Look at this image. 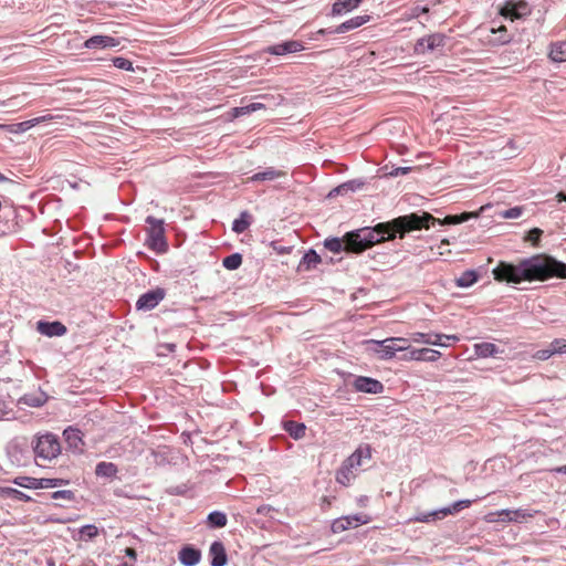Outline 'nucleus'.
Returning <instances> with one entry per match:
<instances>
[{"label": "nucleus", "instance_id": "1", "mask_svg": "<svg viewBox=\"0 0 566 566\" xmlns=\"http://www.w3.org/2000/svg\"><path fill=\"white\" fill-rule=\"evenodd\" d=\"M431 219L428 212L400 216L375 227L360 228L345 234V249L348 252L360 253L377 243L392 240L397 234L403 238L406 233L419 230Z\"/></svg>", "mask_w": 566, "mask_h": 566}, {"label": "nucleus", "instance_id": "2", "mask_svg": "<svg viewBox=\"0 0 566 566\" xmlns=\"http://www.w3.org/2000/svg\"><path fill=\"white\" fill-rule=\"evenodd\" d=\"M494 279L509 284L566 279V264L547 254L522 259L517 264L501 261L492 271Z\"/></svg>", "mask_w": 566, "mask_h": 566}, {"label": "nucleus", "instance_id": "3", "mask_svg": "<svg viewBox=\"0 0 566 566\" xmlns=\"http://www.w3.org/2000/svg\"><path fill=\"white\" fill-rule=\"evenodd\" d=\"M31 448L35 461L51 462L61 454L60 438L52 432L38 433L34 436Z\"/></svg>", "mask_w": 566, "mask_h": 566}, {"label": "nucleus", "instance_id": "4", "mask_svg": "<svg viewBox=\"0 0 566 566\" xmlns=\"http://www.w3.org/2000/svg\"><path fill=\"white\" fill-rule=\"evenodd\" d=\"M147 229V247L157 252L165 253L168 250V243L165 237L164 220L153 216L146 218Z\"/></svg>", "mask_w": 566, "mask_h": 566}, {"label": "nucleus", "instance_id": "5", "mask_svg": "<svg viewBox=\"0 0 566 566\" xmlns=\"http://www.w3.org/2000/svg\"><path fill=\"white\" fill-rule=\"evenodd\" d=\"M6 453L14 467H27L32 460V453L24 438H15L8 442Z\"/></svg>", "mask_w": 566, "mask_h": 566}, {"label": "nucleus", "instance_id": "6", "mask_svg": "<svg viewBox=\"0 0 566 566\" xmlns=\"http://www.w3.org/2000/svg\"><path fill=\"white\" fill-rule=\"evenodd\" d=\"M448 38L443 33H431L418 39L413 45L416 55H424L427 53L442 54Z\"/></svg>", "mask_w": 566, "mask_h": 566}, {"label": "nucleus", "instance_id": "7", "mask_svg": "<svg viewBox=\"0 0 566 566\" xmlns=\"http://www.w3.org/2000/svg\"><path fill=\"white\" fill-rule=\"evenodd\" d=\"M366 350L376 355L379 359H391L396 353L397 348L394 346L395 340L390 338H386L384 340H375L368 339L364 342Z\"/></svg>", "mask_w": 566, "mask_h": 566}, {"label": "nucleus", "instance_id": "8", "mask_svg": "<svg viewBox=\"0 0 566 566\" xmlns=\"http://www.w3.org/2000/svg\"><path fill=\"white\" fill-rule=\"evenodd\" d=\"M536 511H530L524 509H505L490 513L488 515V522H522L526 518L533 517Z\"/></svg>", "mask_w": 566, "mask_h": 566}, {"label": "nucleus", "instance_id": "9", "mask_svg": "<svg viewBox=\"0 0 566 566\" xmlns=\"http://www.w3.org/2000/svg\"><path fill=\"white\" fill-rule=\"evenodd\" d=\"M500 13L505 19L514 21L531 14V7L524 0H507L500 9Z\"/></svg>", "mask_w": 566, "mask_h": 566}, {"label": "nucleus", "instance_id": "10", "mask_svg": "<svg viewBox=\"0 0 566 566\" xmlns=\"http://www.w3.org/2000/svg\"><path fill=\"white\" fill-rule=\"evenodd\" d=\"M370 518L365 514H353L342 516L333 521L332 532L337 534L359 525L369 523Z\"/></svg>", "mask_w": 566, "mask_h": 566}, {"label": "nucleus", "instance_id": "11", "mask_svg": "<svg viewBox=\"0 0 566 566\" xmlns=\"http://www.w3.org/2000/svg\"><path fill=\"white\" fill-rule=\"evenodd\" d=\"M165 294V290L160 287L142 294L136 302L137 310L150 311L155 308L164 300Z\"/></svg>", "mask_w": 566, "mask_h": 566}, {"label": "nucleus", "instance_id": "12", "mask_svg": "<svg viewBox=\"0 0 566 566\" xmlns=\"http://www.w3.org/2000/svg\"><path fill=\"white\" fill-rule=\"evenodd\" d=\"M353 387L356 391L366 394H381L384 391L382 382L365 376H357L353 381Z\"/></svg>", "mask_w": 566, "mask_h": 566}, {"label": "nucleus", "instance_id": "13", "mask_svg": "<svg viewBox=\"0 0 566 566\" xmlns=\"http://www.w3.org/2000/svg\"><path fill=\"white\" fill-rule=\"evenodd\" d=\"M369 15H357L354 18H350L349 20L340 23L336 28H328V29H322L319 30V33L322 34H339V33H346L348 31L355 30L366 22L369 21Z\"/></svg>", "mask_w": 566, "mask_h": 566}, {"label": "nucleus", "instance_id": "14", "mask_svg": "<svg viewBox=\"0 0 566 566\" xmlns=\"http://www.w3.org/2000/svg\"><path fill=\"white\" fill-rule=\"evenodd\" d=\"M304 50V45L302 42L296 40H290L282 43L269 45L264 49L265 53L272 54V55H286L291 53H297Z\"/></svg>", "mask_w": 566, "mask_h": 566}, {"label": "nucleus", "instance_id": "15", "mask_svg": "<svg viewBox=\"0 0 566 566\" xmlns=\"http://www.w3.org/2000/svg\"><path fill=\"white\" fill-rule=\"evenodd\" d=\"M442 339H451L453 342L459 340V337L455 335H444V334H434V333H415L412 334V340L416 343H423L428 345L436 346H447L446 343H442Z\"/></svg>", "mask_w": 566, "mask_h": 566}, {"label": "nucleus", "instance_id": "16", "mask_svg": "<svg viewBox=\"0 0 566 566\" xmlns=\"http://www.w3.org/2000/svg\"><path fill=\"white\" fill-rule=\"evenodd\" d=\"M441 353L430 348H411L405 355L403 359L418 361H437Z\"/></svg>", "mask_w": 566, "mask_h": 566}, {"label": "nucleus", "instance_id": "17", "mask_svg": "<svg viewBox=\"0 0 566 566\" xmlns=\"http://www.w3.org/2000/svg\"><path fill=\"white\" fill-rule=\"evenodd\" d=\"M36 329L40 334L48 337H60L66 334L67 329L64 324L59 321L45 322L39 321Z\"/></svg>", "mask_w": 566, "mask_h": 566}, {"label": "nucleus", "instance_id": "18", "mask_svg": "<svg viewBox=\"0 0 566 566\" xmlns=\"http://www.w3.org/2000/svg\"><path fill=\"white\" fill-rule=\"evenodd\" d=\"M120 41L116 38L109 36V35H93L88 38L83 46L85 49H107V48H115L118 46Z\"/></svg>", "mask_w": 566, "mask_h": 566}, {"label": "nucleus", "instance_id": "19", "mask_svg": "<svg viewBox=\"0 0 566 566\" xmlns=\"http://www.w3.org/2000/svg\"><path fill=\"white\" fill-rule=\"evenodd\" d=\"M64 440L67 444V447L74 451V452H82L83 451V439H82V432L80 429L74 427H67L63 431Z\"/></svg>", "mask_w": 566, "mask_h": 566}, {"label": "nucleus", "instance_id": "20", "mask_svg": "<svg viewBox=\"0 0 566 566\" xmlns=\"http://www.w3.org/2000/svg\"><path fill=\"white\" fill-rule=\"evenodd\" d=\"M210 565L211 566H226L228 562L224 545L220 541L211 543L209 548Z\"/></svg>", "mask_w": 566, "mask_h": 566}, {"label": "nucleus", "instance_id": "21", "mask_svg": "<svg viewBox=\"0 0 566 566\" xmlns=\"http://www.w3.org/2000/svg\"><path fill=\"white\" fill-rule=\"evenodd\" d=\"M178 558L184 566H195L200 562L201 552L193 546L186 545L179 551Z\"/></svg>", "mask_w": 566, "mask_h": 566}, {"label": "nucleus", "instance_id": "22", "mask_svg": "<svg viewBox=\"0 0 566 566\" xmlns=\"http://www.w3.org/2000/svg\"><path fill=\"white\" fill-rule=\"evenodd\" d=\"M476 217H478V214L472 213V212H463L461 214H450V216H447L443 220L436 219L433 216H431V219L426 221V224L422 228L428 229L430 222H432V223L438 222L439 224H460L462 222L468 221L471 218H476Z\"/></svg>", "mask_w": 566, "mask_h": 566}, {"label": "nucleus", "instance_id": "23", "mask_svg": "<svg viewBox=\"0 0 566 566\" xmlns=\"http://www.w3.org/2000/svg\"><path fill=\"white\" fill-rule=\"evenodd\" d=\"M286 172L274 167H268L263 171L255 172L250 177V181H272L285 177Z\"/></svg>", "mask_w": 566, "mask_h": 566}, {"label": "nucleus", "instance_id": "24", "mask_svg": "<svg viewBox=\"0 0 566 566\" xmlns=\"http://www.w3.org/2000/svg\"><path fill=\"white\" fill-rule=\"evenodd\" d=\"M474 353L478 357L488 358L494 357L503 350L499 349V347L493 343H479L474 345Z\"/></svg>", "mask_w": 566, "mask_h": 566}, {"label": "nucleus", "instance_id": "25", "mask_svg": "<svg viewBox=\"0 0 566 566\" xmlns=\"http://www.w3.org/2000/svg\"><path fill=\"white\" fill-rule=\"evenodd\" d=\"M370 449L366 447L365 449L358 448L353 454H350L345 461L344 464L348 468L357 469L361 465L363 458H370Z\"/></svg>", "mask_w": 566, "mask_h": 566}, {"label": "nucleus", "instance_id": "26", "mask_svg": "<svg viewBox=\"0 0 566 566\" xmlns=\"http://www.w3.org/2000/svg\"><path fill=\"white\" fill-rule=\"evenodd\" d=\"M365 182L360 179H354V180H349V181H346L339 186H337L336 188H334L329 196H333V195H345V193H348V192H355L359 189H361L364 187Z\"/></svg>", "mask_w": 566, "mask_h": 566}, {"label": "nucleus", "instance_id": "27", "mask_svg": "<svg viewBox=\"0 0 566 566\" xmlns=\"http://www.w3.org/2000/svg\"><path fill=\"white\" fill-rule=\"evenodd\" d=\"M548 56L553 62L556 63L566 62V41L552 43Z\"/></svg>", "mask_w": 566, "mask_h": 566}, {"label": "nucleus", "instance_id": "28", "mask_svg": "<svg viewBox=\"0 0 566 566\" xmlns=\"http://www.w3.org/2000/svg\"><path fill=\"white\" fill-rule=\"evenodd\" d=\"M117 473H118V468L113 462L102 461L96 464L95 474L98 478L113 479L117 475Z\"/></svg>", "mask_w": 566, "mask_h": 566}, {"label": "nucleus", "instance_id": "29", "mask_svg": "<svg viewBox=\"0 0 566 566\" xmlns=\"http://www.w3.org/2000/svg\"><path fill=\"white\" fill-rule=\"evenodd\" d=\"M0 497L11 499V500L21 501V502H30L31 501V496H29L28 494L17 490V489L10 488V486H0Z\"/></svg>", "mask_w": 566, "mask_h": 566}, {"label": "nucleus", "instance_id": "30", "mask_svg": "<svg viewBox=\"0 0 566 566\" xmlns=\"http://www.w3.org/2000/svg\"><path fill=\"white\" fill-rule=\"evenodd\" d=\"M361 0H337L332 8V13L334 15H339L342 13L354 10L359 6Z\"/></svg>", "mask_w": 566, "mask_h": 566}, {"label": "nucleus", "instance_id": "31", "mask_svg": "<svg viewBox=\"0 0 566 566\" xmlns=\"http://www.w3.org/2000/svg\"><path fill=\"white\" fill-rule=\"evenodd\" d=\"M252 217L248 211H242L239 218L232 222V231L240 234L243 233L251 224Z\"/></svg>", "mask_w": 566, "mask_h": 566}, {"label": "nucleus", "instance_id": "32", "mask_svg": "<svg viewBox=\"0 0 566 566\" xmlns=\"http://www.w3.org/2000/svg\"><path fill=\"white\" fill-rule=\"evenodd\" d=\"M227 515L221 511H213L208 514L207 523L212 528H221L227 525Z\"/></svg>", "mask_w": 566, "mask_h": 566}, {"label": "nucleus", "instance_id": "33", "mask_svg": "<svg viewBox=\"0 0 566 566\" xmlns=\"http://www.w3.org/2000/svg\"><path fill=\"white\" fill-rule=\"evenodd\" d=\"M284 429L293 439L298 440L304 437L306 427L304 423L286 421L284 423Z\"/></svg>", "mask_w": 566, "mask_h": 566}, {"label": "nucleus", "instance_id": "34", "mask_svg": "<svg viewBox=\"0 0 566 566\" xmlns=\"http://www.w3.org/2000/svg\"><path fill=\"white\" fill-rule=\"evenodd\" d=\"M265 108L264 104L262 103H251L249 105H245V106H240V107H234L231 109V116L233 118H237V117H240V116H243V115H248V114H251L253 112H256L259 109H263Z\"/></svg>", "mask_w": 566, "mask_h": 566}, {"label": "nucleus", "instance_id": "35", "mask_svg": "<svg viewBox=\"0 0 566 566\" xmlns=\"http://www.w3.org/2000/svg\"><path fill=\"white\" fill-rule=\"evenodd\" d=\"M478 279L479 275L474 270H467L455 280V283L459 287H469L473 285Z\"/></svg>", "mask_w": 566, "mask_h": 566}, {"label": "nucleus", "instance_id": "36", "mask_svg": "<svg viewBox=\"0 0 566 566\" xmlns=\"http://www.w3.org/2000/svg\"><path fill=\"white\" fill-rule=\"evenodd\" d=\"M36 119H28L21 123L7 125V130L12 134H21L36 126Z\"/></svg>", "mask_w": 566, "mask_h": 566}, {"label": "nucleus", "instance_id": "37", "mask_svg": "<svg viewBox=\"0 0 566 566\" xmlns=\"http://www.w3.org/2000/svg\"><path fill=\"white\" fill-rule=\"evenodd\" d=\"M321 256L316 253V251L311 249L302 258L301 265H303L306 270H310L314 269L317 264L321 263Z\"/></svg>", "mask_w": 566, "mask_h": 566}, {"label": "nucleus", "instance_id": "38", "mask_svg": "<svg viewBox=\"0 0 566 566\" xmlns=\"http://www.w3.org/2000/svg\"><path fill=\"white\" fill-rule=\"evenodd\" d=\"M324 247L333 253H339L345 249V237L343 239L339 238H327L324 241Z\"/></svg>", "mask_w": 566, "mask_h": 566}, {"label": "nucleus", "instance_id": "39", "mask_svg": "<svg viewBox=\"0 0 566 566\" xmlns=\"http://www.w3.org/2000/svg\"><path fill=\"white\" fill-rule=\"evenodd\" d=\"M39 489H53L69 484V480L59 478H41Z\"/></svg>", "mask_w": 566, "mask_h": 566}, {"label": "nucleus", "instance_id": "40", "mask_svg": "<svg viewBox=\"0 0 566 566\" xmlns=\"http://www.w3.org/2000/svg\"><path fill=\"white\" fill-rule=\"evenodd\" d=\"M242 264V255L240 253H232L222 260V265L227 270H237Z\"/></svg>", "mask_w": 566, "mask_h": 566}, {"label": "nucleus", "instance_id": "41", "mask_svg": "<svg viewBox=\"0 0 566 566\" xmlns=\"http://www.w3.org/2000/svg\"><path fill=\"white\" fill-rule=\"evenodd\" d=\"M472 500H460L452 503L449 506L443 507V510L446 511V516L457 514L461 510L469 507L472 504Z\"/></svg>", "mask_w": 566, "mask_h": 566}, {"label": "nucleus", "instance_id": "42", "mask_svg": "<svg viewBox=\"0 0 566 566\" xmlns=\"http://www.w3.org/2000/svg\"><path fill=\"white\" fill-rule=\"evenodd\" d=\"M354 478L353 470L343 463L336 473V481L343 485H347Z\"/></svg>", "mask_w": 566, "mask_h": 566}, {"label": "nucleus", "instance_id": "43", "mask_svg": "<svg viewBox=\"0 0 566 566\" xmlns=\"http://www.w3.org/2000/svg\"><path fill=\"white\" fill-rule=\"evenodd\" d=\"M40 479L30 476H18L13 480V483L25 489H39Z\"/></svg>", "mask_w": 566, "mask_h": 566}, {"label": "nucleus", "instance_id": "44", "mask_svg": "<svg viewBox=\"0 0 566 566\" xmlns=\"http://www.w3.org/2000/svg\"><path fill=\"white\" fill-rule=\"evenodd\" d=\"M45 401L46 397L43 392L38 396L31 395L23 397V402L30 407H41L45 403Z\"/></svg>", "mask_w": 566, "mask_h": 566}, {"label": "nucleus", "instance_id": "45", "mask_svg": "<svg viewBox=\"0 0 566 566\" xmlns=\"http://www.w3.org/2000/svg\"><path fill=\"white\" fill-rule=\"evenodd\" d=\"M52 500H64L66 502H73L75 500V493L71 490H59L50 494Z\"/></svg>", "mask_w": 566, "mask_h": 566}, {"label": "nucleus", "instance_id": "46", "mask_svg": "<svg viewBox=\"0 0 566 566\" xmlns=\"http://www.w3.org/2000/svg\"><path fill=\"white\" fill-rule=\"evenodd\" d=\"M385 176L388 177H398L402 175H407L412 170V167H388L387 165L384 167Z\"/></svg>", "mask_w": 566, "mask_h": 566}, {"label": "nucleus", "instance_id": "47", "mask_svg": "<svg viewBox=\"0 0 566 566\" xmlns=\"http://www.w3.org/2000/svg\"><path fill=\"white\" fill-rule=\"evenodd\" d=\"M566 353V340L563 338L554 339L549 344V354H565Z\"/></svg>", "mask_w": 566, "mask_h": 566}, {"label": "nucleus", "instance_id": "48", "mask_svg": "<svg viewBox=\"0 0 566 566\" xmlns=\"http://www.w3.org/2000/svg\"><path fill=\"white\" fill-rule=\"evenodd\" d=\"M112 62H113V65L119 70L130 71V72L134 71L133 63L123 56H116L112 60Z\"/></svg>", "mask_w": 566, "mask_h": 566}, {"label": "nucleus", "instance_id": "49", "mask_svg": "<svg viewBox=\"0 0 566 566\" xmlns=\"http://www.w3.org/2000/svg\"><path fill=\"white\" fill-rule=\"evenodd\" d=\"M523 209L521 207H513L500 212L504 219H517L522 216Z\"/></svg>", "mask_w": 566, "mask_h": 566}, {"label": "nucleus", "instance_id": "50", "mask_svg": "<svg viewBox=\"0 0 566 566\" xmlns=\"http://www.w3.org/2000/svg\"><path fill=\"white\" fill-rule=\"evenodd\" d=\"M81 534L87 538H94L98 534V530L95 525L87 524L81 528Z\"/></svg>", "mask_w": 566, "mask_h": 566}, {"label": "nucleus", "instance_id": "51", "mask_svg": "<svg viewBox=\"0 0 566 566\" xmlns=\"http://www.w3.org/2000/svg\"><path fill=\"white\" fill-rule=\"evenodd\" d=\"M542 234L543 231L539 228H533L527 233V240L531 241L534 245H537Z\"/></svg>", "mask_w": 566, "mask_h": 566}, {"label": "nucleus", "instance_id": "52", "mask_svg": "<svg viewBox=\"0 0 566 566\" xmlns=\"http://www.w3.org/2000/svg\"><path fill=\"white\" fill-rule=\"evenodd\" d=\"M392 340H395L394 345L397 348V352H403L409 349L408 339L402 337H391Z\"/></svg>", "mask_w": 566, "mask_h": 566}, {"label": "nucleus", "instance_id": "53", "mask_svg": "<svg viewBox=\"0 0 566 566\" xmlns=\"http://www.w3.org/2000/svg\"><path fill=\"white\" fill-rule=\"evenodd\" d=\"M12 413V410L8 407L7 402L4 400L0 399V421L1 420H9V415Z\"/></svg>", "mask_w": 566, "mask_h": 566}, {"label": "nucleus", "instance_id": "54", "mask_svg": "<svg viewBox=\"0 0 566 566\" xmlns=\"http://www.w3.org/2000/svg\"><path fill=\"white\" fill-rule=\"evenodd\" d=\"M429 516H430L431 521L442 520L446 517V511L443 510V507H441V509L429 512Z\"/></svg>", "mask_w": 566, "mask_h": 566}, {"label": "nucleus", "instance_id": "55", "mask_svg": "<svg viewBox=\"0 0 566 566\" xmlns=\"http://www.w3.org/2000/svg\"><path fill=\"white\" fill-rule=\"evenodd\" d=\"M410 521L420 522V523H429V522H431L430 516H429V512H427V513H424V512L418 513Z\"/></svg>", "mask_w": 566, "mask_h": 566}, {"label": "nucleus", "instance_id": "56", "mask_svg": "<svg viewBox=\"0 0 566 566\" xmlns=\"http://www.w3.org/2000/svg\"><path fill=\"white\" fill-rule=\"evenodd\" d=\"M54 117L52 115H43V116H39V117H34L33 119H36V125L41 124V123H45V122H49L51 119H53Z\"/></svg>", "mask_w": 566, "mask_h": 566}, {"label": "nucleus", "instance_id": "57", "mask_svg": "<svg viewBox=\"0 0 566 566\" xmlns=\"http://www.w3.org/2000/svg\"><path fill=\"white\" fill-rule=\"evenodd\" d=\"M552 355H553V354H549V348H548V349H546V350H542V352H539L538 357H539L541 359H547V358H549Z\"/></svg>", "mask_w": 566, "mask_h": 566}, {"label": "nucleus", "instance_id": "58", "mask_svg": "<svg viewBox=\"0 0 566 566\" xmlns=\"http://www.w3.org/2000/svg\"><path fill=\"white\" fill-rule=\"evenodd\" d=\"M126 555L130 558H136V552L134 548H126Z\"/></svg>", "mask_w": 566, "mask_h": 566}, {"label": "nucleus", "instance_id": "59", "mask_svg": "<svg viewBox=\"0 0 566 566\" xmlns=\"http://www.w3.org/2000/svg\"><path fill=\"white\" fill-rule=\"evenodd\" d=\"M557 197H558V200H559V201H566V193H564V192H559V193L557 195Z\"/></svg>", "mask_w": 566, "mask_h": 566}, {"label": "nucleus", "instance_id": "60", "mask_svg": "<svg viewBox=\"0 0 566 566\" xmlns=\"http://www.w3.org/2000/svg\"><path fill=\"white\" fill-rule=\"evenodd\" d=\"M556 471L566 474V465L558 468Z\"/></svg>", "mask_w": 566, "mask_h": 566}, {"label": "nucleus", "instance_id": "61", "mask_svg": "<svg viewBox=\"0 0 566 566\" xmlns=\"http://www.w3.org/2000/svg\"><path fill=\"white\" fill-rule=\"evenodd\" d=\"M510 40H511L510 36L502 38V43H507V42H510Z\"/></svg>", "mask_w": 566, "mask_h": 566}, {"label": "nucleus", "instance_id": "62", "mask_svg": "<svg viewBox=\"0 0 566 566\" xmlns=\"http://www.w3.org/2000/svg\"><path fill=\"white\" fill-rule=\"evenodd\" d=\"M6 180H7V177H6V176H3V175L0 172V182L6 181Z\"/></svg>", "mask_w": 566, "mask_h": 566}, {"label": "nucleus", "instance_id": "63", "mask_svg": "<svg viewBox=\"0 0 566 566\" xmlns=\"http://www.w3.org/2000/svg\"><path fill=\"white\" fill-rule=\"evenodd\" d=\"M2 105L10 106L11 105V99H9L8 102H3Z\"/></svg>", "mask_w": 566, "mask_h": 566}, {"label": "nucleus", "instance_id": "64", "mask_svg": "<svg viewBox=\"0 0 566 566\" xmlns=\"http://www.w3.org/2000/svg\"><path fill=\"white\" fill-rule=\"evenodd\" d=\"M119 566H132V565H129L128 563L125 562V563L119 564Z\"/></svg>", "mask_w": 566, "mask_h": 566}]
</instances>
